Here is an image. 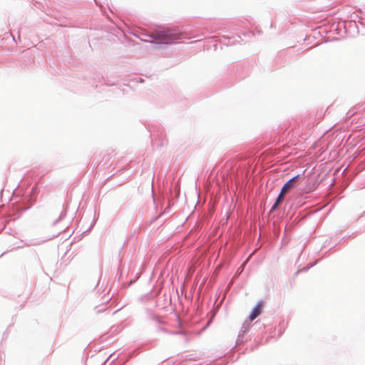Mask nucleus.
<instances>
[{
	"mask_svg": "<svg viewBox=\"0 0 365 365\" xmlns=\"http://www.w3.org/2000/svg\"><path fill=\"white\" fill-rule=\"evenodd\" d=\"M286 194V192H282V190H281V192L279 193V195H278L274 204L273 205L271 210H274L277 208L278 205H279V203L282 201L283 200V197H284V195Z\"/></svg>",
	"mask_w": 365,
	"mask_h": 365,
	"instance_id": "4",
	"label": "nucleus"
},
{
	"mask_svg": "<svg viewBox=\"0 0 365 365\" xmlns=\"http://www.w3.org/2000/svg\"><path fill=\"white\" fill-rule=\"evenodd\" d=\"M262 307H263V303L262 302H259L257 303V304L255 306V307L253 309L252 313L250 314V317H249V319L250 321H253L254 319H255L258 316L260 315L261 312H262Z\"/></svg>",
	"mask_w": 365,
	"mask_h": 365,
	"instance_id": "3",
	"label": "nucleus"
},
{
	"mask_svg": "<svg viewBox=\"0 0 365 365\" xmlns=\"http://www.w3.org/2000/svg\"><path fill=\"white\" fill-rule=\"evenodd\" d=\"M305 180L302 175H297L288 180L282 187V192L287 193L291 189L296 187L299 183Z\"/></svg>",
	"mask_w": 365,
	"mask_h": 365,
	"instance_id": "1",
	"label": "nucleus"
},
{
	"mask_svg": "<svg viewBox=\"0 0 365 365\" xmlns=\"http://www.w3.org/2000/svg\"><path fill=\"white\" fill-rule=\"evenodd\" d=\"M175 39H177V36L170 31H163L158 34V40L160 43H169Z\"/></svg>",
	"mask_w": 365,
	"mask_h": 365,
	"instance_id": "2",
	"label": "nucleus"
}]
</instances>
